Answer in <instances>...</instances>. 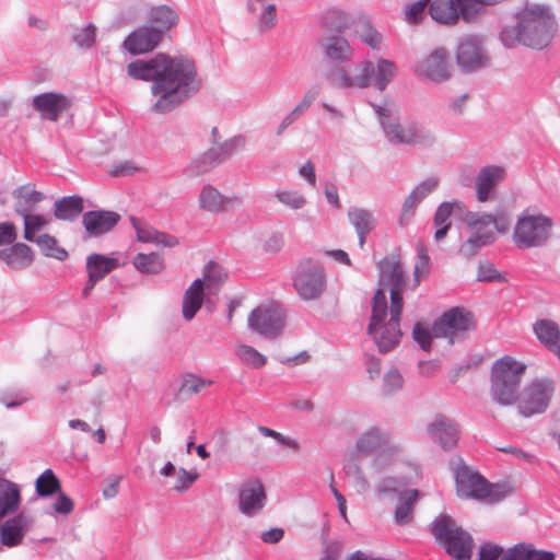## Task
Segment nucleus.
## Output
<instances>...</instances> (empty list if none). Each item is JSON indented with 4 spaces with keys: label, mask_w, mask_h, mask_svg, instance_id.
I'll list each match as a JSON object with an SVG mask.
<instances>
[{
    "label": "nucleus",
    "mask_w": 560,
    "mask_h": 560,
    "mask_svg": "<svg viewBox=\"0 0 560 560\" xmlns=\"http://www.w3.org/2000/svg\"><path fill=\"white\" fill-rule=\"evenodd\" d=\"M211 380L202 378L196 374H186L183 378L180 392L188 395H196L203 388L212 385Z\"/></svg>",
    "instance_id": "51"
},
{
    "label": "nucleus",
    "mask_w": 560,
    "mask_h": 560,
    "mask_svg": "<svg viewBox=\"0 0 560 560\" xmlns=\"http://www.w3.org/2000/svg\"><path fill=\"white\" fill-rule=\"evenodd\" d=\"M436 143L434 131L423 122L412 120L411 131L405 139V145L431 148Z\"/></svg>",
    "instance_id": "35"
},
{
    "label": "nucleus",
    "mask_w": 560,
    "mask_h": 560,
    "mask_svg": "<svg viewBox=\"0 0 560 560\" xmlns=\"http://www.w3.org/2000/svg\"><path fill=\"white\" fill-rule=\"evenodd\" d=\"M34 242L47 257H52L60 261L68 257V252L65 248L58 247L57 240L49 234H42L35 237Z\"/></svg>",
    "instance_id": "46"
},
{
    "label": "nucleus",
    "mask_w": 560,
    "mask_h": 560,
    "mask_svg": "<svg viewBox=\"0 0 560 560\" xmlns=\"http://www.w3.org/2000/svg\"><path fill=\"white\" fill-rule=\"evenodd\" d=\"M324 57L334 63L325 74L329 84L339 90H363L374 85L378 91L386 90L394 80L397 66L394 61L377 58L375 61L364 60L354 68L342 66L352 60L354 50L347 38L331 35L322 44Z\"/></svg>",
    "instance_id": "2"
},
{
    "label": "nucleus",
    "mask_w": 560,
    "mask_h": 560,
    "mask_svg": "<svg viewBox=\"0 0 560 560\" xmlns=\"http://www.w3.org/2000/svg\"><path fill=\"white\" fill-rule=\"evenodd\" d=\"M553 225L551 217L534 207L525 208L517 215L512 241L520 249L545 247L552 237Z\"/></svg>",
    "instance_id": "5"
},
{
    "label": "nucleus",
    "mask_w": 560,
    "mask_h": 560,
    "mask_svg": "<svg viewBox=\"0 0 560 560\" xmlns=\"http://www.w3.org/2000/svg\"><path fill=\"white\" fill-rule=\"evenodd\" d=\"M127 75L138 81H151V94L155 97L151 109L158 114L174 110L201 88L192 60L166 54L149 59H136L127 65Z\"/></svg>",
    "instance_id": "1"
},
{
    "label": "nucleus",
    "mask_w": 560,
    "mask_h": 560,
    "mask_svg": "<svg viewBox=\"0 0 560 560\" xmlns=\"http://www.w3.org/2000/svg\"><path fill=\"white\" fill-rule=\"evenodd\" d=\"M83 199L79 195L62 197L54 205V215L58 220L74 221L83 211Z\"/></svg>",
    "instance_id": "32"
},
{
    "label": "nucleus",
    "mask_w": 560,
    "mask_h": 560,
    "mask_svg": "<svg viewBox=\"0 0 560 560\" xmlns=\"http://www.w3.org/2000/svg\"><path fill=\"white\" fill-rule=\"evenodd\" d=\"M275 197L280 203L293 210L302 209L306 205L305 197L294 190H277Z\"/></svg>",
    "instance_id": "52"
},
{
    "label": "nucleus",
    "mask_w": 560,
    "mask_h": 560,
    "mask_svg": "<svg viewBox=\"0 0 560 560\" xmlns=\"http://www.w3.org/2000/svg\"><path fill=\"white\" fill-rule=\"evenodd\" d=\"M489 58L482 47V39L469 35L459 39L456 50V62L460 69L471 72L485 67Z\"/></svg>",
    "instance_id": "13"
},
{
    "label": "nucleus",
    "mask_w": 560,
    "mask_h": 560,
    "mask_svg": "<svg viewBox=\"0 0 560 560\" xmlns=\"http://www.w3.org/2000/svg\"><path fill=\"white\" fill-rule=\"evenodd\" d=\"M556 31V18L547 4L525 2L513 21L502 26L499 39L509 49L518 45L542 49L551 43Z\"/></svg>",
    "instance_id": "3"
},
{
    "label": "nucleus",
    "mask_w": 560,
    "mask_h": 560,
    "mask_svg": "<svg viewBox=\"0 0 560 560\" xmlns=\"http://www.w3.org/2000/svg\"><path fill=\"white\" fill-rule=\"evenodd\" d=\"M254 14L256 16V28L259 33L270 32L278 23L276 3L261 5V8H259V10Z\"/></svg>",
    "instance_id": "44"
},
{
    "label": "nucleus",
    "mask_w": 560,
    "mask_h": 560,
    "mask_svg": "<svg viewBox=\"0 0 560 560\" xmlns=\"http://www.w3.org/2000/svg\"><path fill=\"white\" fill-rule=\"evenodd\" d=\"M420 202L421 201L417 197H415L411 192L405 198V201L401 206V212H400V218H399L400 225H405V224L409 223V221L411 220V218L415 214V210H416L417 206Z\"/></svg>",
    "instance_id": "58"
},
{
    "label": "nucleus",
    "mask_w": 560,
    "mask_h": 560,
    "mask_svg": "<svg viewBox=\"0 0 560 560\" xmlns=\"http://www.w3.org/2000/svg\"><path fill=\"white\" fill-rule=\"evenodd\" d=\"M429 14L442 24L457 23L455 0H433L429 4Z\"/></svg>",
    "instance_id": "37"
},
{
    "label": "nucleus",
    "mask_w": 560,
    "mask_h": 560,
    "mask_svg": "<svg viewBox=\"0 0 560 560\" xmlns=\"http://www.w3.org/2000/svg\"><path fill=\"white\" fill-rule=\"evenodd\" d=\"M150 27L160 31L161 37L178 22V14L168 5H156L149 11Z\"/></svg>",
    "instance_id": "31"
},
{
    "label": "nucleus",
    "mask_w": 560,
    "mask_h": 560,
    "mask_svg": "<svg viewBox=\"0 0 560 560\" xmlns=\"http://www.w3.org/2000/svg\"><path fill=\"white\" fill-rule=\"evenodd\" d=\"M131 223L137 232L138 241L142 243H154L158 230L151 226H141L138 219L131 218Z\"/></svg>",
    "instance_id": "61"
},
{
    "label": "nucleus",
    "mask_w": 560,
    "mask_h": 560,
    "mask_svg": "<svg viewBox=\"0 0 560 560\" xmlns=\"http://www.w3.org/2000/svg\"><path fill=\"white\" fill-rule=\"evenodd\" d=\"M0 259L13 270H23L34 261L33 249L24 243H13L0 250Z\"/></svg>",
    "instance_id": "24"
},
{
    "label": "nucleus",
    "mask_w": 560,
    "mask_h": 560,
    "mask_svg": "<svg viewBox=\"0 0 560 560\" xmlns=\"http://www.w3.org/2000/svg\"><path fill=\"white\" fill-rule=\"evenodd\" d=\"M246 145V138L242 135L234 136L218 147L210 148L213 159L218 165L230 160L234 154L242 151Z\"/></svg>",
    "instance_id": "38"
},
{
    "label": "nucleus",
    "mask_w": 560,
    "mask_h": 560,
    "mask_svg": "<svg viewBox=\"0 0 560 560\" xmlns=\"http://www.w3.org/2000/svg\"><path fill=\"white\" fill-rule=\"evenodd\" d=\"M22 218L24 221V238L28 242L35 241L36 233L49 223V220L42 214L28 213Z\"/></svg>",
    "instance_id": "49"
},
{
    "label": "nucleus",
    "mask_w": 560,
    "mask_h": 560,
    "mask_svg": "<svg viewBox=\"0 0 560 560\" xmlns=\"http://www.w3.org/2000/svg\"><path fill=\"white\" fill-rule=\"evenodd\" d=\"M474 316L464 307H452L444 312L433 324V335L446 338L450 345L459 340L467 331L474 329Z\"/></svg>",
    "instance_id": "11"
},
{
    "label": "nucleus",
    "mask_w": 560,
    "mask_h": 560,
    "mask_svg": "<svg viewBox=\"0 0 560 560\" xmlns=\"http://www.w3.org/2000/svg\"><path fill=\"white\" fill-rule=\"evenodd\" d=\"M36 493L39 497H49L57 493L60 490V481L51 469H46L36 479Z\"/></svg>",
    "instance_id": "48"
},
{
    "label": "nucleus",
    "mask_w": 560,
    "mask_h": 560,
    "mask_svg": "<svg viewBox=\"0 0 560 560\" xmlns=\"http://www.w3.org/2000/svg\"><path fill=\"white\" fill-rule=\"evenodd\" d=\"M119 262L116 258L107 257L102 254L93 253L86 257V272L92 281H101L110 271L118 268Z\"/></svg>",
    "instance_id": "30"
},
{
    "label": "nucleus",
    "mask_w": 560,
    "mask_h": 560,
    "mask_svg": "<svg viewBox=\"0 0 560 560\" xmlns=\"http://www.w3.org/2000/svg\"><path fill=\"white\" fill-rule=\"evenodd\" d=\"M322 23L326 28L341 33L351 27L353 18L345 10L332 7L324 11L322 14Z\"/></svg>",
    "instance_id": "36"
},
{
    "label": "nucleus",
    "mask_w": 560,
    "mask_h": 560,
    "mask_svg": "<svg viewBox=\"0 0 560 560\" xmlns=\"http://www.w3.org/2000/svg\"><path fill=\"white\" fill-rule=\"evenodd\" d=\"M439 185L436 177H429L419 183L412 190L411 194L422 201L428 195L433 192Z\"/></svg>",
    "instance_id": "59"
},
{
    "label": "nucleus",
    "mask_w": 560,
    "mask_h": 560,
    "mask_svg": "<svg viewBox=\"0 0 560 560\" xmlns=\"http://www.w3.org/2000/svg\"><path fill=\"white\" fill-rule=\"evenodd\" d=\"M537 339L560 359V329L551 319H538L533 325Z\"/></svg>",
    "instance_id": "25"
},
{
    "label": "nucleus",
    "mask_w": 560,
    "mask_h": 560,
    "mask_svg": "<svg viewBox=\"0 0 560 560\" xmlns=\"http://www.w3.org/2000/svg\"><path fill=\"white\" fill-rule=\"evenodd\" d=\"M418 490L411 489L402 492L395 509V522L399 525L411 521L413 504L418 498Z\"/></svg>",
    "instance_id": "40"
},
{
    "label": "nucleus",
    "mask_w": 560,
    "mask_h": 560,
    "mask_svg": "<svg viewBox=\"0 0 560 560\" xmlns=\"http://www.w3.org/2000/svg\"><path fill=\"white\" fill-rule=\"evenodd\" d=\"M555 553L538 550L530 544H518L510 548L500 560H555Z\"/></svg>",
    "instance_id": "34"
},
{
    "label": "nucleus",
    "mask_w": 560,
    "mask_h": 560,
    "mask_svg": "<svg viewBox=\"0 0 560 560\" xmlns=\"http://www.w3.org/2000/svg\"><path fill=\"white\" fill-rule=\"evenodd\" d=\"M404 386V377L396 368L389 369L383 377V392L385 395H392Z\"/></svg>",
    "instance_id": "53"
},
{
    "label": "nucleus",
    "mask_w": 560,
    "mask_h": 560,
    "mask_svg": "<svg viewBox=\"0 0 560 560\" xmlns=\"http://www.w3.org/2000/svg\"><path fill=\"white\" fill-rule=\"evenodd\" d=\"M495 241V232H487L474 234L470 232L469 237L460 245L459 254L465 257L475 256L482 247L492 244Z\"/></svg>",
    "instance_id": "41"
},
{
    "label": "nucleus",
    "mask_w": 560,
    "mask_h": 560,
    "mask_svg": "<svg viewBox=\"0 0 560 560\" xmlns=\"http://www.w3.org/2000/svg\"><path fill=\"white\" fill-rule=\"evenodd\" d=\"M267 503V493L262 482L253 478L244 481L238 489V510L247 516L253 517L262 511Z\"/></svg>",
    "instance_id": "14"
},
{
    "label": "nucleus",
    "mask_w": 560,
    "mask_h": 560,
    "mask_svg": "<svg viewBox=\"0 0 560 560\" xmlns=\"http://www.w3.org/2000/svg\"><path fill=\"white\" fill-rule=\"evenodd\" d=\"M504 174V168L498 165H488L480 170L475 179L476 198L479 202H486L491 198Z\"/></svg>",
    "instance_id": "21"
},
{
    "label": "nucleus",
    "mask_w": 560,
    "mask_h": 560,
    "mask_svg": "<svg viewBox=\"0 0 560 560\" xmlns=\"http://www.w3.org/2000/svg\"><path fill=\"white\" fill-rule=\"evenodd\" d=\"M453 212V205L451 202H442L435 213H434V218H433V223L434 225H442V224H445V225H452V222L450 221V217Z\"/></svg>",
    "instance_id": "63"
},
{
    "label": "nucleus",
    "mask_w": 560,
    "mask_h": 560,
    "mask_svg": "<svg viewBox=\"0 0 560 560\" xmlns=\"http://www.w3.org/2000/svg\"><path fill=\"white\" fill-rule=\"evenodd\" d=\"M555 382L551 378H535L522 392L518 410L524 417L542 413L547 410L555 393Z\"/></svg>",
    "instance_id": "10"
},
{
    "label": "nucleus",
    "mask_w": 560,
    "mask_h": 560,
    "mask_svg": "<svg viewBox=\"0 0 560 560\" xmlns=\"http://www.w3.org/2000/svg\"><path fill=\"white\" fill-rule=\"evenodd\" d=\"M32 106L43 120L57 121L69 109L71 101L62 93L45 92L33 97Z\"/></svg>",
    "instance_id": "17"
},
{
    "label": "nucleus",
    "mask_w": 560,
    "mask_h": 560,
    "mask_svg": "<svg viewBox=\"0 0 560 560\" xmlns=\"http://www.w3.org/2000/svg\"><path fill=\"white\" fill-rule=\"evenodd\" d=\"M212 155L213 152H210V150H208L199 158L192 160L189 163V165L185 168V174L189 177H196L206 174L212 168L217 167L218 164Z\"/></svg>",
    "instance_id": "47"
},
{
    "label": "nucleus",
    "mask_w": 560,
    "mask_h": 560,
    "mask_svg": "<svg viewBox=\"0 0 560 560\" xmlns=\"http://www.w3.org/2000/svg\"><path fill=\"white\" fill-rule=\"evenodd\" d=\"M431 440L439 443L444 451L453 450L458 442V427L447 417L438 415L427 427Z\"/></svg>",
    "instance_id": "20"
},
{
    "label": "nucleus",
    "mask_w": 560,
    "mask_h": 560,
    "mask_svg": "<svg viewBox=\"0 0 560 560\" xmlns=\"http://www.w3.org/2000/svg\"><path fill=\"white\" fill-rule=\"evenodd\" d=\"M430 271V256L423 244H417V258L415 262V281L419 284L421 279L425 278Z\"/></svg>",
    "instance_id": "50"
},
{
    "label": "nucleus",
    "mask_w": 560,
    "mask_h": 560,
    "mask_svg": "<svg viewBox=\"0 0 560 560\" xmlns=\"http://www.w3.org/2000/svg\"><path fill=\"white\" fill-rule=\"evenodd\" d=\"M465 220L469 231L474 234L494 232L492 223H497V217L486 212H467Z\"/></svg>",
    "instance_id": "42"
},
{
    "label": "nucleus",
    "mask_w": 560,
    "mask_h": 560,
    "mask_svg": "<svg viewBox=\"0 0 560 560\" xmlns=\"http://www.w3.org/2000/svg\"><path fill=\"white\" fill-rule=\"evenodd\" d=\"M205 300L203 281L198 278L192 281L184 293L183 298V317L191 320L201 308Z\"/></svg>",
    "instance_id": "28"
},
{
    "label": "nucleus",
    "mask_w": 560,
    "mask_h": 560,
    "mask_svg": "<svg viewBox=\"0 0 560 560\" xmlns=\"http://www.w3.org/2000/svg\"><path fill=\"white\" fill-rule=\"evenodd\" d=\"M226 275L221 266L213 261H209L203 269V290L208 295L217 294L224 283Z\"/></svg>",
    "instance_id": "39"
},
{
    "label": "nucleus",
    "mask_w": 560,
    "mask_h": 560,
    "mask_svg": "<svg viewBox=\"0 0 560 560\" xmlns=\"http://www.w3.org/2000/svg\"><path fill=\"white\" fill-rule=\"evenodd\" d=\"M28 526L30 520L24 514L7 520L0 529V544L9 548L21 545Z\"/></svg>",
    "instance_id": "23"
},
{
    "label": "nucleus",
    "mask_w": 560,
    "mask_h": 560,
    "mask_svg": "<svg viewBox=\"0 0 560 560\" xmlns=\"http://www.w3.org/2000/svg\"><path fill=\"white\" fill-rule=\"evenodd\" d=\"M413 119L400 122L398 119L390 124H384V135L386 139L394 144H405V139L411 131V122Z\"/></svg>",
    "instance_id": "45"
},
{
    "label": "nucleus",
    "mask_w": 560,
    "mask_h": 560,
    "mask_svg": "<svg viewBox=\"0 0 560 560\" xmlns=\"http://www.w3.org/2000/svg\"><path fill=\"white\" fill-rule=\"evenodd\" d=\"M20 501V487L8 479L0 477V521L4 516L14 513L19 509Z\"/></svg>",
    "instance_id": "29"
},
{
    "label": "nucleus",
    "mask_w": 560,
    "mask_h": 560,
    "mask_svg": "<svg viewBox=\"0 0 560 560\" xmlns=\"http://www.w3.org/2000/svg\"><path fill=\"white\" fill-rule=\"evenodd\" d=\"M237 200L236 197L223 196L211 185L202 187L199 195V206L209 212L219 213L224 210V205Z\"/></svg>",
    "instance_id": "33"
},
{
    "label": "nucleus",
    "mask_w": 560,
    "mask_h": 560,
    "mask_svg": "<svg viewBox=\"0 0 560 560\" xmlns=\"http://www.w3.org/2000/svg\"><path fill=\"white\" fill-rule=\"evenodd\" d=\"M431 533L435 540L455 560H470L474 540L471 535L457 525L447 514H442L432 522Z\"/></svg>",
    "instance_id": "7"
},
{
    "label": "nucleus",
    "mask_w": 560,
    "mask_h": 560,
    "mask_svg": "<svg viewBox=\"0 0 560 560\" xmlns=\"http://www.w3.org/2000/svg\"><path fill=\"white\" fill-rule=\"evenodd\" d=\"M198 475L187 471L185 468H179L177 471L176 482L174 490L177 492L186 491L197 479Z\"/></svg>",
    "instance_id": "62"
},
{
    "label": "nucleus",
    "mask_w": 560,
    "mask_h": 560,
    "mask_svg": "<svg viewBox=\"0 0 560 560\" xmlns=\"http://www.w3.org/2000/svg\"><path fill=\"white\" fill-rule=\"evenodd\" d=\"M348 219L358 234L359 246L363 248L368 234L376 225L372 212L363 208L352 207L348 210Z\"/></svg>",
    "instance_id": "27"
},
{
    "label": "nucleus",
    "mask_w": 560,
    "mask_h": 560,
    "mask_svg": "<svg viewBox=\"0 0 560 560\" xmlns=\"http://www.w3.org/2000/svg\"><path fill=\"white\" fill-rule=\"evenodd\" d=\"M477 280L481 282L504 281L505 279L495 269L494 265L488 260L480 261L478 265Z\"/></svg>",
    "instance_id": "56"
},
{
    "label": "nucleus",
    "mask_w": 560,
    "mask_h": 560,
    "mask_svg": "<svg viewBox=\"0 0 560 560\" xmlns=\"http://www.w3.org/2000/svg\"><path fill=\"white\" fill-rule=\"evenodd\" d=\"M456 491L460 498L486 500L497 503L510 492L506 485L490 483L478 472L469 469L463 462L455 469Z\"/></svg>",
    "instance_id": "8"
},
{
    "label": "nucleus",
    "mask_w": 560,
    "mask_h": 560,
    "mask_svg": "<svg viewBox=\"0 0 560 560\" xmlns=\"http://www.w3.org/2000/svg\"><path fill=\"white\" fill-rule=\"evenodd\" d=\"M419 77L441 83L451 78L448 54L444 48H436L422 59L415 68Z\"/></svg>",
    "instance_id": "16"
},
{
    "label": "nucleus",
    "mask_w": 560,
    "mask_h": 560,
    "mask_svg": "<svg viewBox=\"0 0 560 560\" xmlns=\"http://www.w3.org/2000/svg\"><path fill=\"white\" fill-rule=\"evenodd\" d=\"M133 266L142 273L156 275L164 269L163 258L155 253H139L133 258Z\"/></svg>",
    "instance_id": "43"
},
{
    "label": "nucleus",
    "mask_w": 560,
    "mask_h": 560,
    "mask_svg": "<svg viewBox=\"0 0 560 560\" xmlns=\"http://www.w3.org/2000/svg\"><path fill=\"white\" fill-rule=\"evenodd\" d=\"M293 287L304 301L318 299L326 289V273L323 265L312 258L302 259L292 277Z\"/></svg>",
    "instance_id": "9"
},
{
    "label": "nucleus",
    "mask_w": 560,
    "mask_h": 560,
    "mask_svg": "<svg viewBox=\"0 0 560 560\" xmlns=\"http://www.w3.org/2000/svg\"><path fill=\"white\" fill-rule=\"evenodd\" d=\"M402 307L395 313V307L390 305L389 315L386 293L383 289H377L372 299V314L368 326V334L373 338L380 352L386 353L398 346L401 330L400 316Z\"/></svg>",
    "instance_id": "4"
},
{
    "label": "nucleus",
    "mask_w": 560,
    "mask_h": 560,
    "mask_svg": "<svg viewBox=\"0 0 560 560\" xmlns=\"http://www.w3.org/2000/svg\"><path fill=\"white\" fill-rule=\"evenodd\" d=\"M237 353L242 361L252 364L254 368H261L267 362L266 357L250 346H241Z\"/></svg>",
    "instance_id": "54"
},
{
    "label": "nucleus",
    "mask_w": 560,
    "mask_h": 560,
    "mask_svg": "<svg viewBox=\"0 0 560 560\" xmlns=\"http://www.w3.org/2000/svg\"><path fill=\"white\" fill-rule=\"evenodd\" d=\"M526 365L505 355L493 363L491 371V396L502 406L517 401L521 380Z\"/></svg>",
    "instance_id": "6"
},
{
    "label": "nucleus",
    "mask_w": 560,
    "mask_h": 560,
    "mask_svg": "<svg viewBox=\"0 0 560 560\" xmlns=\"http://www.w3.org/2000/svg\"><path fill=\"white\" fill-rule=\"evenodd\" d=\"M383 447H386L392 454H398L400 451L399 446L389 445L387 435L376 427L364 431L355 442V450L360 454H370Z\"/></svg>",
    "instance_id": "22"
},
{
    "label": "nucleus",
    "mask_w": 560,
    "mask_h": 560,
    "mask_svg": "<svg viewBox=\"0 0 560 560\" xmlns=\"http://www.w3.org/2000/svg\"><path fill=\"white\" fill-rule=\"evenodd\" d=\"M247 323L252 331L266 338H273L283 325V316L276 307L259 306L249 314Z\"/></svg>",
    "instance_id": "15"
},
{
    "label": "nucleus",
    "mask_w": 560,
    "mask_h": 560,
    "mask_svg": "<svg viewBox=\"0 0 560 560\" xmlns=\"http://www.w3.org/2000/svg\"><path fill=\"white\" fill-rule=\"evenodd\" d=\"M14 198V211L18 215L24 217L33 213L36 206L45 199L43 192L31 188L30 185H22L12 191Z\"/></svg>",
    "instance_id": "26"
},
{
    "label": "nucleus",
    "mask_w": 560,
    "mask_h": 560,
    "mask_svg": "<svg viewBox=\"0 0 560 560\" xmlns=\"http://www.w3.org/2000/svg\"><path fill=\"white\" fill-rule=\"evenodd\" d=\"M412 337L423 350H429L433 335V328L430 330L424 324L418 322L413 325Z\"/></svg>",
    "instance_id": "55"
},
{
    "label": "nucleus",
    "mask_w": 560,
    "mask_h": 560,
    "mask_svg": "<svg viewBox=\"0 0 560 560\" xmlns=\"http://www.w3.org/2000/svg\"><path fill=\"white\" fill-rule=\"evenodd\" d=\"M96 36V28L93 24H89L83 28H79L73 34V42L82 48H90L93 46Z\"/></svg>",
    "instance_id": "57"
},
{
    "label": "nucleus",
    "mask_w": 560,
    "mask_h": 560,
    "mask_svg": "<svg viewBox=\"0 0 560 560\" xmlns=\"http://www.w3.org/2000/svg\"><path fill=\"white\" fill-rule=\"evenodd\" d=\"M380 278L389 288L390 305L397 313L404 306L402 292L406 288V278L402 266L399 261L385 257L378 262Z\"/></svg>",
    "instance_id": "12"
},
{
    "label": "nucleus",
    "mask_w": 560,
    "mask_h": 560,
    "mask_svg": "<svg viewBox=\"0 0 560 560\" xmlns=\"http://www.w3.org/2000/svg\"><path fill=\"white\" fill-rule=\"evenodd\" d=\"M161 39L160 31L144 25L131 32L121 46L130 55H141L153 50Z\"/></svg>",
    "instance_id": "18"
},
{
    "label": "nucleus",
    "mask_w": 560,
    "mask_h": 560,
    "mask_svg": "<svg viewBox=\"0 0 560 560\" xmlns=\"http://www.w3.org/2000/svg\"><path fill=\"white\" fill-rule=\"evenodd\" d=\"M258 430L262 435H265L267 438H272L284 446H288L294 451H296L299 448V443L290 436L283 435V434L279 433L270 428H267V427H259Z\"/></svg>",
    "instance_id": "60"
},
{
    "label": "nucleus",
    "mask_w": 560,
    "mask_h": 560,
    "mask_svg": "<svg viewBox=\"0 0 560 560\" xmlns=\"http://www.w3.org/2000/svg\"><path fill=\"white\" fill-rule=\"evenodd\" d=\"M120 221V214L108 210L84 212L82 224L90 237H98L110 232Z\"/></svg>",
    "instance_id": "19"
},
{
    "label": "nucleus",
    "mask_w": 560,
    "mask_h": 560,
    "mask_svg": "<svg viewBox=\"0 0 560 560\" xmlns=\"http://www.w3.org/2000/svg\"><path fill=\"white\" fill-rule=\"evenodd\" d=\"M361 40L372 49H380L382 45V35L375 28L368 25L360 35Z\"/></svg>",
    "instance_id": "64"
}]
</instances>
